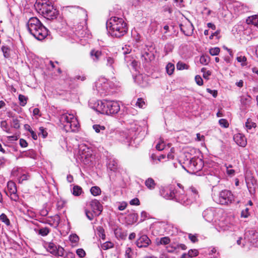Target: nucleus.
<instances>
[{"label": "nucleus", "instance_id": "e2e57ef3", "mask_svg": "<svg viewBox=\"0 0 258 258\" xmlns=\"http://www.w3.org/2000/svg\"><path fill=\"white\" fill-rule=\"evenodd\" d=\"M2 51L4 53V56L6 58H8L9 57V54L8 52L9 50V48L7 47L6 46H3L2 48Z\"/></svg>", "mask_w": 258, "mask_h": 258}, {"label": "nucleus", "instance_id": "4468645a", "mask_svg": "<svg viewBox=\"0 0 258 258\" xmlns=\"http://www.w3.org/2000/svg\"><path fill=\"white\" fill-rule=\"evenodd\" d=\"M91 59L94 62H98L105 58V53L99 49H93L90 53Z\"/></svg>", "mask_w": 258, "mask_h": 258}, {"label": "nucleus", "instance_id": "a878e982", "mask_svg": "<svg viewBox=\"0 0 258 258\" xmlns=\"http://www.w3.org/2000/svg\"><path fill=\"white\" fill-rule=\"evenodd\" d=\"M145 184L148 188L153 190L155 188L156 183L152 178L149 177L146 180Z\"/></svg>", "mask_w": 258, "mask_h": 258}, {"label": "nucleus", "instance_id": "de8ad7c7", "mask_svg": "<svg viewBox=\"0 0 258 258\" xmlns=\"http://www.w3.org/2000/svg\"><path fill=\"white\" fill-rule=\"evenodd\" d=\"M113 244L110 241H107L103 243L101 245V247L104 250H107L109 248L112 247Z\"/></svg>", "mask_w": 258, "mask_h": 258}, {"label": "nucleus", "instance_id": "6e6552de", "mask_svg": "<svg viewBox=\"0 0 258 258\" xmlns=\"http://www.w3.org/2000/svg\"><path fill=\"white\" fill-rule=\"evenodd\" d=\"M93 89L96 90L101 96H106L109 90L108 80L104 77L99 78L95 82Z\"/></svg>", "mask_w": 258, "mask_h": 258}, {"label": "nucleus", "instance_id": "c85d7f7f", "mask_svg": "<svg viewBox=\"0 0 258 258\" xmlns=\"http://www.w3.org/2000/svg\"><path fill=\"white\" fill-rule=\"evenodd\" d=\"M35 230L36 233L42 236H46L50 232V229L48 227H42L39 229H35Z\"/></svg>", "mask_w": 258, "mask_h": 258}, {"label": "nucleus", "instance_id": "39448f33", "mask_svg": "<svg viewBox=\"0 0 258 258\" xmlns=\"http://www.w3.org/2000/svg\"><path fill=\"white\" fill-rule=\"evenodd\" d=\"M59 121L66 132H76L79 130V122L72 113L67 112L62 113L60 115Z\"/></svg>", "mask_w": 258, "mask_h": 258}, {"label": "nucleus", "instance_id": "ea45409f", "mask_svg": "<svg viewBox=\"0 0 258 258\" xmlns=\"http://www.w3.org/2000/svg\"><path fill=\"white\" fill-rule=\"evenodd\" d=\"M200 63L204 65H207L210 61V57L207 55H202L200 58Z\"/></svg>", "mask_w": 258, "mask_h": 258}, {"label": "nucleus", "instance_id": "4c0bfd02", "mask_svg": "<svg viewBox=\"0 0 258 258\" xmlns=\"http://www.w3.org/2000/svg\"><path fill=\"white\" fill-rule=\"evenodd\" d=\"M174 65L171 63H168L166 67V72L169 75H171L173 74L174 71Z\"/></svg>", "mask_w": 258, "mask_h": 258}, {"label": "nucleus", "instance_id": "774afa93", "mask_svg": "<svg viewBox=\"0 0 258 258\" xmlns=\"http://www.w3.org/2000/svg\"><path fill=\"white\" fill-rule=\"evenodd\" d=\"M126 206L127 204L125 202H122L118 206V209L119 211H123L126 208Z\"/></svg>", "mask_w": 258, "mask_h": 258}, {"label": "nucleus", "instance_id": "dca6fc26", "mask_svg": "<svg viewBox=\"0 0 258 258\" xmlns=\"http://www.w3.org/2000/svg\"><path fill=\"white\" fill-rule=\"evenodd\" d=\"M216 215V210L211 208L206 209L203 213L204 218L208 222H213Z\"/></svg>", "mask_w": 258, "mask_h": 258}, {"label": "nucleus", "instance_id": "cd10ccee", "mask_svg": "<svg viewBox=\"0 0 258 258\" xmlns=\"http://www.w3.org/2000/svg\"><path fill=\"white\" fill-rule=\"evenodd\" d=\"M126 219L128 224H133L137 221L138 215L136 213H131L127 215Z\"/></svg>", "mask_w": 258, "mask_h": 258}, {"label": "nucleus", "instance_id": "09e8293b", "mask_svg": "<svg viewBox=\"0 0 258 258\" xmlns=\"http://www.w3.org/2000/svg\"><path fill=\"white\" fill-rule=\"evenodd\" d=\"M201 72L203 73V77L207 80L209 79V77L211 75V73L210 71H207L206 69L203 68L201 69Z\"/></svg>", "mask_w": 258, "mask_h": 258}, {"label": "nucleus", "instance_id": "a18cd8bd", "mask_svg": "<svg viewBox=\"0 0 258 258\" xmlns=\"http://www.w3.org/2000/svg\"><path fill=\"white\" fill-rule=\"evenodd\" d=\"M125 258H133V252L130 247H126L125 251Z\"/></svg>", "mask_w": 258, "mask_h": 258}, {"label": "nucleus", "instance_id": "3c124183", "mask_svg": "<svg viewBox=\"0 0 258 258\" xmlns=\"http://www.w3.org/2000/svg\"><path fill=\"white\" fill-rule=\"evenodd\" d=\"M38 135L39 136H41L43 138H45L47 136V133L46 129L42 126L40 127Z\"/></svg>", "mask_w": 258, "mask_h": 258}, {"label": "nucleus", "instance_id": "bf43d9fd", "mask_svg": "<svg viewBox=\"0 0 258 258\" xmlns=\"http://www.w3.org/2000/svg\"><path fill=\"white\" fill-rule=\"evenodd\" d=\"M70 240L72 242L76 243L79 241V238L78 236L76 234H72L70 236Z\"/></svg>", "mask_w": 258, "mask_h": 258}, {"label": "nucleus", "instance_id": "13d9d810", "mask_svg": "<svg viewBox=\"0 0 258 258\" xmlns=\"http://www.w3.org/2000/svg\"><path fill=\"white\" fill-rule=\"evenodd\" d=\"M76 253L80 257H84L86 255L85 250L82 248L78 249L76 251Z\"/></svg>", "mask_w": 258, "mask_h": 258}, {"label": "nucleus", "instance_id": "a19ab883", "mask_svg": "<svg viewBox=\"0 0 258 258\" xmlns=\"http://www.w3.org/2000/svg\"><path fill=\"white\" fill-rule=\"evenodd\" d=\"M166 147V146L165 144L162 140H160L156 146V148L158 151H162L164 149H165Z\"/></svg>", "mask_w": 258, "mask_h": 258}, {"label": "nucleus", "instance_id": "603ef678", "mask_svg": "<svg viewBox=\"0 0 258 258\" xmlns=\"http://www.w3.org/2000/svg\"><path fill=\"white\" fill-rule=\"evenodd\" d=\"M12 126L16 129L19 128L20 127L19 120L16 118H13L12 119Z\"/></svg>", "mask_w": 258, "mask_h": 258}, {"label": "nucleus", "instance_id": "f704fd0d", "mask_svg": "<svg viewBox=\"0 0 258 258\" xmlns=\"http://www.w3.org/2000/svg\"><path fill=\"white\" fill-rule=\"evenodd\" d=\"M18 99L20 102V105L21 106H25L27 102L28 98L25 96L20 94L18 96Z\"/></svg>", "mask_w": 258, "mask_h": 258}, {"label": "nucleus", "instance_id": "052dcab7", "mask_svg": "<svg viewBox=\"0 0 258 258\" xmlns=\"http://www.w3.org/2000/svg\"><path fill=\"white\" fill-rule=\"evenodd\" d=\"M195 81L196 83L199 86H202L203 84V81L201 77L199 75H197L195 77Z\"/></svg>", "mask_w": 258, "mask_h": 258}, {"label": "nucleus", "instance_id": "8fccbe9b", "mask_svg": "<svg viewBox=\"0 0 258 258\" xmlns=\"http://www.w3.org/2000/svg\"><path fill=\"white\" fill-rule=\"evenodd\" d=\"M23 156L27 157L33 158L35 156V153L33 150H29L23 153Z\"/></svg>", "mask_w": 258, "mask_h": 258}, {"label": "nucleus", "instance_id": "ddd939ff", "mask_svg": "<svg viewBox=\"0 0 258 258\" xmlns=\"http://www.w3.org/2000/svg\"><path fill=\"white\" fill-rule=\"evenodd\" d=\"M244 239L252 244H256L258 241L257 233L255 230H248L245 233Z\"/></svg>", "mask_w": 258, "mask_h": 258}, {"label": "nucleus", "instance_id": "c9c22d12", "mask_svg": "<svg viewBox=\"0 0 258 258\" xmlns=\"http://www.w3.org/2000/svg\"><path fill=\"white\" fill-rule=\"evenodd\" d=\"M90 192L94 196H97L101 194V189L100 187L97 186H93L90 189Z\"/></svg>", "mask_w": 258, "mask_h": 258}, {"label": "nucleus", "instance_id": "5701e85b", "mask_svg": "<svg viewBox=\"0 0 258 258\" xmlns=\"http://www.w3.org/2000/svg\"><path fill=\"white\" fill-rule=\"evenodd\" d=\"M60 222V217L58 215H55L47 220L46 223L51 226L57 227Z\"/></svg>", "mask_w": 258, "mask_h": 258}, {"label": "nucleus", "instance_id": "69168bd1", "mask_svg": "<svg viewBox=\"0 0 258 258\" xmlns=\"http://www.w3.org/2000/svg\"><path fill=\"white\" fill-rule=\"evenodd\" d=\"M130 204L131 205L138 206L140 205V201L138 198H136L130 201Z\"/></svg>", "mask_w": 258, "mask_h": 258}, {"label": "nucleus", "instance_id": "0eeeda50", "mask_svg": "<svg viewBox=\"0 0 258 258\" xmlns=\"http://www.w3.org/2000/svg\"><path fill=\"white\" fill-rule=\"evenodd\" d=\"M183 163L188 168V170L194 172L201 170L203 167L202 160L195 156L192 157L188 152L184 153Z\"/></svg>", "mask_w": 258, "mask_h": 258}, {"label": "nucleus", "instance_id": "c03bdc74", "mask_svg": "<svg viewBox=\"0 0 258 258\" xmlns=\"http://www.w3.org/2000/svg\"><path fill=\"white\" fill-rule=\"evenodd\" d=\"M220 51V49L218 47L211 48L209 50V53L212 55H217Z\"/></svg>", "mask_w": 258, "mask_h": 258}, {"label": "nucleus", "instance_id": "f8f14e48", "mask_svg": "<svg viewBox=\"0 0 258 258\" xmlns=\"http://www.w3.org/2000/svg\"><path fill=\"white\" fill-rule=\"evenodd\" d=\"M215 222L216 229L219 232L229 230L231 227V224L227 220L223 219L219 220L218 221L215 220Z\"/></svg>", "mask_w": 258, "mask_h": 258}, {"label": "nucleus", "instance_id": "bb28decb", "mask_svg": "<svg viewBox=\"0 0 258 258\" xmlns=\"http://www.w3.org/2000/svg\"><path fill=\"white\" fill-rule=\"evenodd\" d=\"M251 100V97L249 95H243L240 97L241 103L245 106L249 105Z\"/></svg>", "mask_w": 258, "mask_h": 258}, {"label": "nucleus", "instance_id": "9d476101", "mask_svg": "<svg viewBox=\"0 0 258 258\" xmlns=\"http://www.w3.org/2000/svg\"><path fill=\"white\" fill-rule=\"evenodd\" d=\"M45 247L48 251L54 255L62 256L64 254V249L60 246L55 245L53 242L46 244Z\"/></svg>", "mask_w": 258, "mask_h": 258}, {"label": "nucleus", "instance_id": "b1692460", "mask_svg": "<svg viewBox=\"0 0 258 258\" xmlns=\"http://www.w3.org/2000/svg\"><path fill=\"white\" fill-rule=\"evenodd\" d=\"M79 152L82 158L87 159L91 155L90 149L86 146H81L80 147Z\"/></svg>", "mask_w": 258, "mask_h": 258}, {"label": "nucleus", "instance_id": "4d7b16f0", "mask_svg": "<svg viewBox=\"0 0 258 258\" xmlns=\"http://www.w3.org/2000/svg\"><path fill=\"white\" fill-rule=\"evenodd\" d=\"M219 124L222 127H225V128L228 127L229 126V123H228L227 120L225 119H223V118L220 119L219 120Z\"/></svg>", "mask_w": 258, "mask_h": 258}, {"label": "nucleus", "instance_id": "2eb2a0df", "mask_svg": "<svg viewBox=\"0 0 258 258\" xmlns=\"http://www.w3.org/2000/svg\"><path fill=\"white\" fill-rule=\"evenodd\" d=\"M151 243V240L146 235H142L136 242V244L139 248L147 247Z\"/></svg>", "mask_w": 258, "mask_h": 258}, {"label": "nucleus", "instance_id": "aec40b11", "mask_svg": "<svg viewBox=\"0 0 258 258\" xmlns=\"http://www.w3.org/2000/svg\"><path fill=\"white\" fill-rule=\"evenodd\" d=\"M246 183L249 192L251 194L255 193L256 187V181L253 178L246 179Z\"/></svg>", "mask_w": 258, "mask_h": 258}, {"label": "nucleus", "instance_id": "a211bd4d", "mask_svg": "<svg viewBox=\"0 0 258 258\" xmlns=\"http://www.w3.org/2000/svg\"><path fill=\"white\" fill-rule=\"evenodd\" d=\"M86 30V22H84L82 25H78L75 28L76 34L79 38H83L86 36L87 34Z\"/></svg>", "mask_w": 258, "mask_h": 258}, {"label": "nucleus", "instance_id": "49530a36", "mask_svg": "<svg viewBox=\"0 0 258 258\" xmlns=\"http://www.w3.org/2000/svg\"><path fill=\"white\" fill-rule=\"evenodd\" d=\"M136 105L137 106H138L139 108H144L146 106L145 102L144 100L141 98H138L137 101L136 102Z\"/></svg>", "mask_w": 258, "mask_h": 258}, {"label": "nucleus", "instance_id": "20e7f679", "mask_svg": "<svg viewBox=\"0 0 258 258\" xmlns=\"http://www.w3.org/2000/svg\"><path fill=\"white\" fill-rule=\"evenodd\" d=\"M27 26L30 34L38 40H43L48 35V30L36 17L31 18Z\"/></svg>", "mask_w": 258, "mask_h": 258}, {"label": "nucleus", "instance_id": "58836bf2", "mask_svg": "<svg viewBox=\"0 0 258 258\" xmlns=\"http://www.w3.org/2000/svg\"><path fill=\"white\" fill-rule=\"evenodd\" d=\"M0 220L4 222L7 226H9L10 225V221L7 216L3 213L0 215Z\"/></svg>", "mask_w": 258, "mask_h": 258}, {"label": "nucleus", "instance_id": "2f4dec72", "mask_svg": "<svg viewBox=\"0 0 258 258\" xmlns=\"http://www.w3.org/2000/svg\"><path fill=\"white\" fill-rule=\"evenodd\" d=\"M256 126V123L250 118L247 119L245 122V128L247 131L251 130L252 128H255Z\"/></svg>", "mask_w": 258, "mask_h": 258}, {"label": "nucleus", "instance_id": "680f3d73", "mask_svg": "<svg viewBox=\"0 0 258 258\" xmlns=\"http://www.w3.org/2000/svg\"><path fill=\"white\" fill-rule=\"evenodd\" d=\"M28 175L26 174H23L20 177H18V180L19 183H22L23 181L28 179Z\"/></svg>", "mask_w": 258, "mask_h": 258}, {"label": "nucleus", "instance_id": "7c9ffc66", "mask_svg": "<svg viewBox=\"0 0 258 258\" xmlns=\"http://www.w3.org/2000/svg\"><path fill=\"white\" fill-rule=\"evenodd\" d=\"M7 186L10 193L14 194V192H17L16 184L14 182L12 181H9Z\"/></svg>", "mask_w": 258, "mask_h": 258}, {"label": "nucleus", "instance_id": "412c9836", "mask_svg": "<svg viewBox=\"0 0 258 258\" xmlns=\"http://www.w3.org/2000/svg\"><path fill=\"white\" fill-rule=\"evenodd\" d=\"M170 242V238L168 236L163 237L161 238H157L155 240V243L157 246H165L169 244Z\"/></svg>", "mask_w": 258, "mask_h": 258}, {"label": "nucleus", "instance_id": "5fc2aeb1", "mask_svg": "<svg viewBox=\"0 0 258 258\" xmlns=\"http://www.w3.org/2000/svg\"><path fill=\"white\" fill-rule=\"evenodd\" d=\"M187 254H188L191 258H192L197 256L199 254V251L197 249H190Z\"/></svg>", "mask_w": 258, "mask_h": 258}, {"label": "nucleus", "instance_id": "f3484780", "mask_svg": "<svg viewBox=\"0 0 258 258\" xmlns=\"http://www.w3.org/2000/svg\"><path fill=\"white\" fill-rule=\"evenodd\" d=\"M92 211L96 216H99L102 211V206L100 202L96 200H93L90 204Z\"/></svg>", "mask_w": 258, "mask_h": 258}, {"label": "nucleus", "instance_id": "f257e3e1", "mask_svg": "<svg viewBox=\"0 0 258 258\" xmlns=\"http://www.w3.org/2000/svg\"><path fill=\"white\" fill-rule=\"evenodd\" d=\"M160 195L167 200L174 199L176 202L184 206L192 203L199 197L198 191L194 187H191L186 191L183 186L179 183L174 189L162 187L160 190Z\"/></svg>", "mask_w": 258, "mask_h": 258}, {"label": "nucleus", "instance_id": "79ce46f5", "mask_svg": "<svg viewBox=\"0 0 258 258\" xmlns=\"http://www.w3.org/2000/svg\"><path fill=\"white\" fill-rule=\"evenodd\" d=\"M176 68L177 69L179 70H182L184 69L187 70L188 69V66L185 63L179 61L176 64Z\"/></svg>", "mask_w": 258, "mask_h": 258}, {"label": "nucleus", "instance_id": "0e129e2a", "mask_svg": "<svg viewBox=\"0 0 258 258\" xmlns=\"http://www.w3.org/2000/svg\"><path fill=\"white\" fill-rule=\"evenodd\" d=\"M188 238L191 240V241L193 243H195V242L198 241V239L197 238V235H193L192 234H189Z\"/></svg>", "mask_w": 258, "mask_h": 258}, {"label": "nucleus", "instance_id": "6ab92c4d", "mask_svg": "<svg viewBox=\"0 0 258 258\" xmlns=\"http://www.w3.org/2000/svg\"><path fill=\"white\" fill-rule=\"evenodd\" d=\"M233 139L236 143L239 146L244 147L246 145V139L242 134H238L234 135Z\"/></svg>", "mask_w": 258, "mask_h": 258}, {"label": "nucleus", "instance_id": "6e6d98bb", "mask_svg": "<svg viewBox=\"0 0 258 258\" xmlns=\"http://www.w3.org/2000/svg\"><path fill=\"white\" fill-rule=\"evenodd\" d=\"M85 214L87 217L90 220H92L93 219L94 217H96V215H95L94 213L93 212H90L87 210H85Z\"/></svg>", "mask_w": 258, "mask_h": 258}, {"label": "nucleus", "instance_id": "72a5a7b5", "mask_svg": "<svg viewBox=\"0 0 258 258\" xmlns=\"http://www.w3.org/2000/svg\"><path fill=\"white\" fill-rule=\"evenodd\" d=\"M83 192L82 188L79 185H74L73 190L72 194L75 196H79L81 195Z\"/></svg>", "mask_w": 258, "mask_h": 258}, {"label": "nucleus", "instance_id": "9b49d317", "mask_svg": "<svg viewBox=\"0 0 258 258\" xmlns=\"http://www.w3.org/2000/svg\"><path fill=\"white\" fill-rule=\"evenodd\" d=\"M179 27L181 31L186 36H190L193 33L194 27L189 21L180 24Z\"/></svg>", "mask_w": 258, "mask_h": 258}, {"label": "nucleus", "instance_id": "37998d69", "mask_svg": "<svg viewBox=\"0 0 258 258\" xmlns=\"http://www.w3.org/2000/svg\"><path fill=\"white\" fill-rule=\"evenodd\" d=\"M237 60L241 63V65L242 66H245L246 65V58L245 56H242L241 55L238 56L236 58Z\"/></svg>", "mask_w": 258, "mask_h": 258}, {"label": "nucleus", "instance_id": "7ed1b4c3", "mask_svg": "<svg viewBox=\"0 0 258 258\" xmlns=\"http://www.w3.org/2000/svg\"><path fill=\"white\" fill-rule=\"evenodd\" d=\"M92 108L101 114L107 115L116 114L120 109V105L117 101L106 99L97 101Z\"/></svg>", "mask_w": 258, "mask_h": 258}, {"label": "nucleus", "instance_id": "e433bc0d", "mask_svg": "<svg viewBox=\"0 0 258 258\" xmlns=\"http://www.w3.org/2000/svg\"><path fill=\"white\" fill-rule=\"evenodd\" d=\"M93 128L97 133H103V132L105 130V127L100 124H94L93 125Z\"/></svg>", "mask_w": 258, "mask_h": 258}, {"label": "nucleus", "instance_id": "864d4df0", "mask_svg": "<svg viewBox=\"0 0 258 258\" xmlns=\"http://www.w3.org/2000/svg\"><path fill=\"white\" fill-rule=\"evenodd\" d=\"M249 210V209L247 207H246L244 209H243L241 213V217L247 218L250 215Z\"/></svg>", "mask_w": 258, "mask_h": 258}, {"label": "nucleus", "instance_id": "1a4fd4ad", "mask_svg": "<svg viewBox=\"0 0 258 258\" xmlns=\"http://www.w3.org/2000/svg\"><path fill=\"white\" fill-rule=\"evenodd\" d=\"M214 200L219 204L228 205L234 201V196L230 191L223 190L219 193L217 199Z\"/></svg>", "mask_w": 258, "mask_h": 258}, {"label": "nucleus", "instance_id": "473e14b6", "mask_svg": "<svg viewBox=\"0 0 258 258\" xmlns=\"http://www.w3.org/2000/svg\"><path fill=\"white\" fill-rule=\"evenodd\" d=\"M248 23H251L254 26L258 27V15H254L248 18L247 20Z\"/></svg>", "mask_w": 258, "mask_h": 258}, {"label": "nucleus", "instance_id": "338daca9", "mask_svg": "<svg viewBox=\"0 0 258 258\" xmlns=\"http://www.w3.org/2000/svg\"><path fill=\"white\" fill-rule=\"evenodd\" d=\"M1 127L4 130H7L9 127L8 124L6 120H3L1 122Z\"/></svg>", "mask_w": 258, "mask_h": 258}, {"label": "nucleus", "instance_id": "393cba45", "mask_svg": "<svg viewBox=\"0 0 258 258\" xmlns=\"http://www.w3.org/2000/svg\"><path fill=\"white\" fill-rule=\"evenodd\" d=\"M107 165L108 168L111 171H115L118 168V162L115 159H109Z\"/></svg>", "mask_w": 258, "mask_h": 258}, {"label": "nucleus", "instance_id": "c756f323", "mask_svg": "<svg viewBox=\"0 0 258 258\" xmlns=\"http://www.w3.org/2000/svg\"><path fill=\"white\" fill-rule=\"evenodd\" d=\"M142 60L145 62H148L152 60L153 58V54L151 52H145L142 54Z\"/></svg>", "mask_w": 258, "mask_h": 258}, {"label": "nucleus", "instance_id": "4be33fe9", "mask_svg": "<svg viewBox=\"0 0 258 258\" xmlns=\"http://www.w3.org/2000/svg\"><path fill=\"white\" fill-rule=\"evenodd\" d=\"M103 59L105 60L106 66L109 68L111 71L114 70V58L111 56L105 55V58Z\"/></svg>", "mask_w": 258, "mask_h": 258}, {"label": "nucleus", "instance_id": "f03ea898", "mask_svg": "<svg viewBox=\"0 0 258 258\" xmlns=\"http://www.w3.org/2000/svg\"><path fill=\"white\" fill-rule=\"evenodd\" d=\"M108 33L112 37L120 38L127 32V24L121 18L112 17L106 23Z\"/></svg>", "mask_w": 258, "mask_h": 258}, {"label": "nucleus", "instance_id": "423d86ee", "mask_svg": "<svg viewBox=\"0 0 258 258\" xmlns=\"http://www.w3.org/2000/svg\"><path fill=\"white\" fill-rule=\"evenodd\" d=\"M34 7L39 13L48 19H52L55 17L57 11L54 8L51 0H36Z\"/></svg>", "mask_w": 258, "mask_h": 258}]
</instances>
